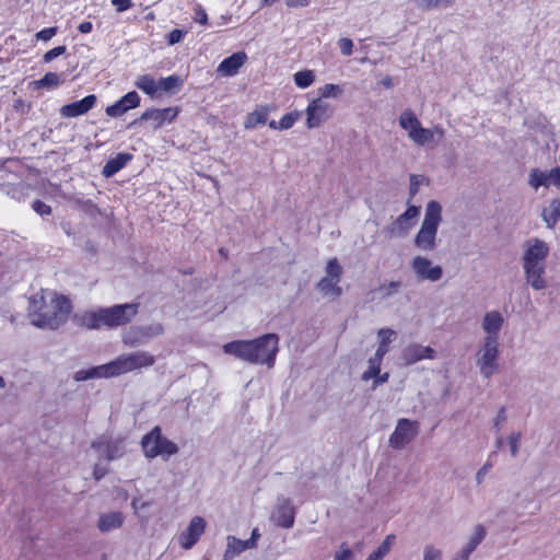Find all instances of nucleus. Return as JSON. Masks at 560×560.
<instances>
[{
    "label": "nucleus",
    "instance_id": "obj_15",
    "mask_svg": "<svg viewBox=\"0 0 560 560\" xmlns=\"http://www.w3.org/2000/svg\"><path fill=\"white\" fill-rule=\"evenodd\" d=\"M505 319L501 312L489 311L481 320V329L485 334L483 340L500 341V331L503 328Z\"/></svg>",
    "mask_w": 560,
    "mask_h": 560
},
{
    "label": "nucleus",
    "instance_id": "obj_50",
    "mask_svg": "<svg viewBox=\"0 0 560 560\" xmlns=\"http://www.w3.org/2000/svg\"><path fill=\"white\" fill-rule=\"evenodd\" d=\"M420 213V208L417 207V206H409L407 208V210L400 214L399 217H401L405 221L407 222H413L415 223V220L418 218Z\"/></svg>",
    "mask_w": 560,
    "mask_h": 560
},
{
    "label": "nucleus",
    "instance_id": "obj_31",
    "mask_svg": "<svg viewBox=\"0 0 560 560\" xmlns=\"http://www.w3.org/2000/svg\"><path fill=\"white\" fill-rule=\"evenodd\" d=\"M377 337L380 342L375 353L384 357L389 350V343L396 338V331L392 328H381L377 331Z\"/></svg>",
    "mask_w": 560,
    "mask_h": 560
},
{
    "label": "nucleus",
    "instance_id": "obj_34",
    "mask_svg": "<svg viewBox=\"0 0 560 560\" xmlns=\"http://www.w3.org/2000/svg\"><path fill=\"white\" fill-rule=\"evenodd\" d=\"M383 355H380L377 353H374L372 358L368 361V370L363 372L361 378L364 382H368L371 378H374L377 376L381 372V364L383 361Z\"/></svg>",
    "mask_w": 560,
    "mask_h": 560
},
{
    "label": "nucleus",
    "instance_id": "obj_57",
    "mask_svg": "<svg viewBox=\"0 0 560 560\" xmlns=\"http://www.w3.org/2000/svg\"><path fill=\"white\" fill-rule=\"evenodd\" d=\"M112 4L116 8L118 12H124L131 8V0H112Z\"/></svg>",
    "mask_w": 560,
    "mask_h": 560
},
{
    "label": "nucleus",
    "instance_id": "obj_23",
    "mask_svg": "<svg viewBox=\"0 0 560 560\" xmlns=\"http://www.w3.org/2000/svg\"><path fill=\"white\" fill-rule=\"evenodd\" d=\"M132 160L130 153H118L116 156L110 158L103 166L102 174L106 178L114 176L121 168H124L129 161Z\"/></svg>",
    "mask_w": 560,
    "mask_h": 560
},
{
    "label": "nucleus",
    "instance_id": "obj_9",
    "mask_svg": "<svg viewBox=\"0 0 560 560\" xmlns=\"http://www.w3.org/2000/svg\"><path fill=\"white\" fill-rule=\"evenodd\" d=\"M138 303H126L101 308L103 325L113 328L129 324L138 314Z\"/></svg>",
    "mask_w": 560,
    "mask_h": 560
},
{
    "label": "nucleus",
    "instance_id": "obj_27",
    "mask_svg": "<svg viewBox=\"0 0 560 560\" xmlns=\"http://www.w3.org/2000/svg\"><path fill=\"white\" fill-rule=\"evenodd\" d=\"M269 110L266 106H260L254 112L249 113L244 121L245 129H255L258 126L265 125L268 120Z\"/></svg>",
    "mask_w": 560,
    "mask_h": 560
},
{
    "label": "nucleus",
    "instance_id": "obj_24",
    "mask_svg": "<svg viewBox=\"0 0 560 560\" xmlns=\"http://www.w3.org/2000/svg\"><path fill=\"white\" fill-rule=\"evenodd\" d=\"M108 363L98 366H93L86 370H79L74 373L73 378L75 382H83L93 378H109Z\"/></svg>",
    "mask_w": 560,
    "mask_h": 560
},
{
    "label": "nucleus",
    "instance_id": "obj_63",
    "mask_svg": "<svg viewBox=\"0 0 560 560\" xmlns=\"http://www.w3.org/2000/svg\"><path fill=\"white\" fill-rule=\"evenodd\" d=\"M92 23L91 22H82L78 25V31L83 34H88L92 31Z\"/></svg>",
    "mask_w": 560,
    "mask_h": 560
},
{
    "label": "nucleus",
    "instance_id": "obj_46",
    "mask_svg": "<svg viewBox=\"0 0 560 560\" xmlns=\"http://www.w3.org/2000/svg\"><path fill=\"white\" fill-rule=\"evenodd\" d=\"M423 560H442L441 549L433 545H425L423 549Z\"/></svg>",
    "mask_w": 560,
    "mask_h": 560
},
{
    "label": "nucleus",
    "instance_id": "obj_60",
    "mask_svg": "<svg viewBox=\"0 0 560 560\" xmlns=\"http://www.w3.org/2000/svg\"><path fill=\"white\" fill-rule=\"evenodd\" d=\"M195 21L200 23V24H207V21H208V16H207V13L206 11L198 7L196 10H195Z\"/></svg>",
    "mask_w": 560,
    "mask_h": 560
},
{
    "label": "nucleus",
    "instance_id": "obj_41",
    "mask_svg": "<svg viewBox=\"0 0 560 560\" xmlns=\"http://www.w3.org/2000/svg\"><path fill=\"white\" fill-rule=\"evenodd\" d=\"M60 75L56 72H48L42 79L36 81L38 88H56L60 84Z\"/></svg>",
    "mask_w": 560,
    "mask_h": 560
},
{
    "label": "nucleus",
    "instance_id": "obj_1",
    "mask_svg": "<svg viewBox=\"0 0 560 560\" xmlns=\"http://www.w3.org/2000/svg\"><path fill=\"white\" fill-rule=\"evenodd\" d=\"M71 312L70 301L54 291L42 290L30 299L31 324L38 328L56 329L65 324Z\"/></svg>",
    "mask_w": 560,
    "mask_h": 560
},
{
    "label": "nucleus",
    "instance_id": "obj_37",
    "mask_svg": "<svg viewBox=\"0 0 560 560\" xmlns=\"http://www.w3.org/2000/svg\"><path fill=\"white\" fill-rule=\"evenodd\" d=\"M434 139V130L423 128L421 125L416 132L411 135L410 140L418 145H424Z\"/></svg>",
    "mask_w": 560,
    "mask_h": 560
},
{
    "label": "nucleus",
    "instance_id": "obj_35",
    "mask_svg": "<svg viewBox=\"0 0 560 560\" xmlns=\"http://www.w3.org/2000/svg\"><path fill=\"white\" fill-rule=\"evenodd\" d=\"M101 308L82 315L81 324L88 329H98L103 325Z\"/></svg>",
    "mask_w": 560,
    "mask_h": 560
},
{
    "label": "nucleus",
    "instance_id": "obj_2",
    "mask_svg": "<svg viewBox=\"0 0 560 560\" xmlns=\"http://www.w3.org/2000/svg\"><path fill=\"white\" fill-rule=\"evenodd\" d=\"M223 351L252 364H267L272 368L279 351V337L276 334H266L254 340L231 341L223 346Z\"/></svg>",
    "mask_w": 560,
    "mask_h": 560
},
{
    "label": "nucleus",
    "instance_id": "obj_7",
    "mask_svg": "<svg viewBox=\"0 0 560 560\" xmlns=\"http://www.w3.org/2000/svg\"><path fill=\"white\" fill-rule=\"evenodd\" d=\"M500 341L483 340L481 341L476 353V365L479 368L480 374L485 378H490L499 370Z\"/></svg>",
    "mask_w": 560,
    "mask_h": 560
},
{
    "label": "nucleus",
    "instance_id": "obj_6",
    "mask_svg": "<svg viewBox=\"0 0 560 560\" xmlns=\"http://www.w3.org/2000/svg\"><path fill=\"white\" fill-rule=\"evenodd\" d=\"M155 363V358L148 351H136L121 354L108 362L112 377L133 372L136 370L150 368Z\"/></svg>",
    "mask_w": 560,
    "mask_h": 560
},
{
    "label": "nucleus",
    "instance_id": "obj_4",
    "mask_svg": "<svg viewBox=\"0 0 560 560\" xmlns=\"http://www.w3.org/2000/svg\"><path fill=\"white\" fill-rule=\"evenodd\" d=\"M442 223V206L430 200L424 210L421 226L413 238V245L421 252H433L438 247V230Z\"/></svg>",
    "mask_w": 560,
    "mask_h": 560
},
{
    "label": "nucleus",
    "instance_id": "obj_51",
    "mask_svg": "<svg viewBox=\"0 0 560 560\" xmlns=\"http://www.w3.org/2000/svg\"><path fill=\"white\" fill-rule=\"evenodd\" d=\"M127 109L121 105L120 101H117L115 104L106 107V114L110 117H118L125 114Z\"/></svg>",
    "mask_w": 560,
    "mask_h": 560
},
{
    "label": "nucleus",
    "instance_id": "obj_14",
    "mask_svg": "<svg viewBox=\"0 0 560 560\" xmlns=\"http://www.w3.org/2000/svg\"><path fill=\"white\" fill-rule=\"evenodd\" d=\"M207 523L201 516H194L187 528L179 535L178 541L183 549H191L206 530Z\"/></svg>",
    "mask_w": 560,
    "mask_h": 560
},
{
    "label": "nucleus",
    "instance_id": "obj_32",
    "mask_svg": "<svg viewBox=\"0 0 560 560\" xmlns=\"http://www.w3.org/2000/svg\"><path fill=\"white\" fill-rule=\"evenodd\" d=\"M415 7L422 11L446 9L454 4L455 0H413Z\"/></svg>",
    "mask_w": 560,
    "mask_h": 560
},
{
    "label": "nucleus",
    "instance_id": "obj_20",
    "mask_svg": "<svg viewBox=\"0 0 560 560\" xmlns=\"http://www.w3.org/2000/svg\"><path fill=\"white\" fill-rule=\"evenodd\" d=\"M247 56L243 51L235 52L223 59L218 67V72L222 75H235L240 68L245 63Z\"/></svg>",
    "mask_w": 560,
    "mask_h": 560
},
{
    "label": "nucleus",
    "instance_id": "obj_21",
    "mask_svg": "<svg viewBox=\"0 0 560 560\" xmlns=\"http://www.w3.org/2000/svg\"><path fill=\"white\" fill-rule=\"evenodd\" d=\"M92 447L95 448L101 454L104 453L106 460L108 462L120 458L125 454V447L122 443L119 441L113 443L97 441L92 443Z\"/></svg>",
    "mask_w": 560,
    "mask_h": 560
},
{
    "label": "nucleus",
    "instance_id": "obj_38",
    "mask_svg": "<svg viewBox=\"0 0 560 560\" xmlns=\"http://www.w3.org/2000/svg\"><path fill=\"white\" fill-rule=\"evenodd\" d=\"M528 184L534 189H538L539 187H549L547 172H542L538 168H534L530 171L528 176Z\"/></svg>",
    "mask_w": 560,
    "mask_h": 560
},
{
    "label": "nucleus",
    "instance_id": "obj_47",
    "mask_svg": "<svg viewBox=\"0 0 560 560\" xmlns=\"http://www.w3.org/2000/svg\"><path fill=\"white\" fill-rule=\"evenodd\" d=\"M395 540L394 535H388L384 541L377 547L375 552L383 559L390 550L393 542Z\"/></svg>",
    "mask_w": 560,
    "mask_h": 560
},
{
    "label": "nucleus",
    "instance_id": "obj_52",
    "mask_svg": "<svg viewBox=\"0 0 560 560\" xmlns=\"http://www.w3.org/2000/svg\"><path fill=\"white\" fill-rule=\"evenodd\" d=\"M338 46L345 56H349L352 52L353 42L349 37H341L338 42Z\"/></svg>",
    "mask_w": 560,
    "mask_h": 560
},
{
    "label": "nucleus",
    "instance_id": "obj_36",
    "mask_svg": "<svg viewBox=\"0 0 560 560\" xmlns=\"http://www.w3.org/2000/svg\"><path fill=\"white\" fill-rule=\"evenodd\" d=\"M293 79L298 88L306 89L314 83L315 73L313 70H302L294 73Z\"/></svg>",
    "mask_w": 560,
    "mask_h": 560
},
{
    "label": "nucleus",
    "instance_id": "obj_64",
    "mask_svg": "<svg viewBox=\"0 0 560 560\" xmlns=\"http://www.w3.org/2000/svg\"><path fill=\"white\" fill-rule=\"evenodd\" d=\"M93 475L96 480H100L106 475V469L102 468L98 464H96L94 467Z\"/></svg>",
    "mask_w": 560,
    "mask_h": 560
},
{
    "label": "nucleus",
    "instance_id": "obj_48",
    "mask_svg": "<svg viewBox=\"0 0 560 560\" xmlns=\"http://www.w3.org/2000/svg\"><path fill=\"white\" fill-rule=\"evenodd\" d=\"M353 552L346 542L340 545L339 550L335 553V560H353Z\"/></svg>",
    "mask_w": 560,
    "mask_h": 560
},
{
    "label": "nucleus",
    "instance_id": "obj_33",
    "mask_svg": "<svg viewBox=\"0 0 560 560\" xmlns=\"http://www.w3.org/2000/svg\"><path fill=\"white\" fill-rule=\"evenodd\" d=\"M135 84L138 89L150 96H153L159 92V80L156 81L153 77L148 74L140 75Z\"/></svg>",
    "mask_w": 560,
    "mask_h": 560
},
{
    "label": "nucleus",
    "instance_id": "obj_18",
    "mask_svg": "<svg viewBox=\"0 0 560 560\" xmlns=\"http://www.w3.org/2000/svg\"><path fill=\"white\" fill-rule=\"evenodd\" d=\"M96 101V96L94 94H90L80 101L61 106L60 115L65 118H73L84 115L95 106Z\"/></svg>",
    "mask_w": 560,
    "mask_h": 560
},
{
    "label": "nucleus",
    "instance_id": "obj_5",
    "mask_svg": "<svg viewBox=\"0 0 560 560\" xmlns=\"http://www.w3.org/2000/svg\"><path fill=\"white\" fill-rule=\"evenodd\" d=\"M143 455L148 459L162 457L167 460L171 456L178 453V446L163 435L162 429L155 425L150 432L144 434L140 442Z\"/></svg>",
    "mask_w": 560,
    "mask_h": 560
},
{
    "label": "nucleus",
    "instance_id": "obj_49",
    "mask_svg": "<svg viewBox=\"0 0 560 560\" xmlns=\"http://www.w3.org/2000/svg\"><path fill=\"white\" fill-rule=\"evenodd\" d=\"M32 209L39 215H49L51 213V207L42 200H34L32 203Z\"/></svg>",
    "mask_w": 560,
    "mask_h": 560
},
{
    "label": "nucleus",
    "instance_id": "obj_40",
    "mask_svg": "<svg viewBox=\"0 0 560 560\" xmlns=\"http://www.w3.org/2000/svg\"><path fill=\"white\" fill-rule=\"evenodd\" d=\"M343 93V89L338 84L328 83L318 89V98H338Z\"/></svg>",
    "mask_w": 560,
    "mask_h": 560
},
{
    "label": "nucleus",
    "instance_id": "obj_53",
    "mask_svg": "<svg viewBox=\"0 0 560 560\" xmlns=\"http://www.w3.org/2000/svg\"><path fill=\"white\" fill-rule=\"evenodd\" d=\"M548 186L560 187V167H556L547 172Z\"/></svg>",
    "mask_w": 560,
    "mask_h": 560
},
{
    "label": "nucleus",
    "instance_id": "obj_62",
    "mask_svg": "<svg viewBox=\"0 0 560 560\" xmlns=\"http://www.w3.org/2000/svg\"><path fill=\"white\" fill-rule=\"evenodd\" d=\"M388 378H389L388 373H384L382 375L378 374L377 376H375V380L373 382V389L376 388L377 386L386 383L388 381Z\"/></svg>",
    "mask_w": 560,
    "mask_h": 560
},
{
    "label": "nucleus",
    "instance_id": "obj_17",
    "mask_svg": "<svg viewBox=\"0 0 560 560\" xmlns=\"http://www.w3.org/2000/svg\"><path fill=\"white\" fill-rule=\"evenodd\" d=\"M178 113V107H166L162 109L152 108L145 110L141 115L140 120H151L153 128L156 129L166 122H172L177 117Z\"/></svg>",
    "mask_w": 560,
    "mask_h": 560
},
{
    "label": "nucleus",
    "instance_id": "obj_54",
    "mask_svg": "<svg viewBox=\"0 0 560 560\" xmlns=\"http://www.w3.org/2000/svg\"><path fill=\"white\" fill-rule=\"evenodd\" d=\"M66 48L65 46H58V47H55L50 50H48L45 55H44V61L45 62H50L52 61L55 58H57L58 56L62 55L65 52Z\"/></svg>",
    "mask_w": 560,
    "mask_h": 560
},
{
    "label": "nucleus",
    "instance_id": "obj_3",
    "mask_svg": "<svg viewBox=\"0 0 560 560\" xmlns=\"http://www.w3.org/2000/svg\"><path fill=\"white\" fill-rule=\"evenodd\" d=\"M548 254L549 246L542 240L530 238L524 245L522 266L526 283L534 290L539 291L547 287L545 273Z\"/></svg>",
    "mask_w": 560,
    "mask_h": 560
},
{
    "label": "nucleus",
    "instance_id": "obj_8",
    "mask_svg": "<svg viewBox=\"0 0 560 560\" xmlns=\"http://www.w3.org/2000/svg\"><path fill=\"white\" fill-rule=\"evenodd\" d=\"M325 272V277L316 284L317 290L323 296L332 299L339 298L342 294V289L339 285L342 276V267L337 258H330L327 261Z\"/></svg>",
    "mask_w": 560,
    "mask_h": 560
},
{
    "label": "nucleus",
    "instance_id": "obj_16",
    "mask_svg": "<svg viewBox=\"0 0 560 560\" xmlns=\"http://www.w3.org/2000/svg\"><path fill=\"white\" fill-rule=\"evenodd\" d=\"M436 357V352L433 348L422 346L419 343H411L404 348L401 352V359L406 365H412L418 361L428 359L433 360Z\"/></svg>",
    "mask_w": 560,
    "mask_h": 560
},
{
    "label": "nucleus",
    "instance_id": "obj_28",
    "mask_svg": "<svg viewBox=\"0 0 560 560\" xmlns=\"http://www.w3.org/2000/svg\"><path fill=\"white\" fill-rule=\"evenodd\" d=\"M398 122L399 126L407 131L409 139L411 138V135L416 132L421 125L416 114L411 109H405L400 114Z\"/></svg>",
    "mask_w": 560,
    "mask_h": 560
},
{
    "label": "nucleus",
    "instance_id": "obj_25",
    "mask_svg": "<svg viewBox=\"0 0 560 560\" xmlns=\"http://www.w3.org/2000/svg\"><path fill=\"white\" fill-rule=\"evenodd\" d=\"M487 529L483 525L478 524L474 527L472 534L470 535L467 544L460 550V555L469 559L471 552L478 547V545L485 539Z\"/></svg>",
    "mask_w": 560,
    "mask_h": 560
},
{
    "label": "nucleus",
    "instance_id": "obj_30",
    "mask_svg": "<svg viewBox=\"0 0 560 560\" xmlns=\"http://www.w3.org/2000/svg\"><path fill=\"white\" fill-rule=\"evenodd\" d=\"M541 215L547 228L552 229L560 220V200H551L550 203L542 210Z\"/></svg>",
    "mask_w": 560,
    "mask_h": 560
},
{
    "label": "nucleus",
    "instance_id": "obj_58",
    "mask_svg": "<svg viewBox=\"0 0 560 560\" xmlns=\"http://www.w3.org/2000/svg\"><path fill=\"white\" fill-rule=\"evenodd\" d=\"M491 468V464L490 463H486L477 472H476V476H475V479H476V482L477 485H481L485 480V477L487 475V472L489 471V469Z\"/></svg>",
    "mask_w": 560,
    "mask_h": 560
},
{
    "label": "nucleus",
    "instance_id": "obj_26",
    "mask_svg": "<svg viewBox=\"0 0 560 560\" xmlns=\"http://www.w3.org/2000/svg\"><path fill=\"white\" fill-rule=\"evenodd\" d=\"M247 549H252L247 540H242L235 536L229 535L226 537V549L223 556L233 560L234 557L241 555Z\"/></svg>",
    "mask_w": 560,
    "mask_h": 560
},
{
    "label": "nucleus",
    "instance_id": "obj_22",
    "mask_svg": "<svg viewBox=\"0 0 560 560\" xmlns=\"http://www.w3.org/2000/svg\"><path fill=\"white\" fill-rule=\"evenodd\" d=\"M124 515L120 512H108L101 514L97 522V528L102 533H108L120 528L124 524Z\"/></svg>",
    "mask_w": 560,
    "mask_h": 560
},
{
    "label": "nucleus",
    "instance_id": "obj_59",
    "mask_svg": "<svg viewBox=\"0 0 560 560\" xmlns=\"http://www.w3.org/2000/svg\"><path fill=\"white\" fill-rule=\"evenodd\" d=\"M311 2L312 0H285V5L288 8L296 9L307 7Z\"/></svg>",
    "mask_w": 560,
    "mask_h": 560
},
{
    "label": "nucleus",
    "instance_id": "obj_61",
    "mask_svg": "<svg viewBox=\"0 0 560 560\" xmlns=\"http://www.w3.org/2000/svg\"><path fill=\"white\" fill-rule=\"evenodd\" d=\"M259 538H260V533H259L258 528H254L252 530L250 537L248 539H246L248 541L249 547L252 549L257 547V541H258Z\"/></svg>",
    "mask_w": 560,
    "mask_h": 560
},
{
    "label": "nucleus",
    "instance_id": "obj_13",
    "mask_svg": "<svg viewBox=\"0 0 560 560\" xmlns=\"http://www.w3.org/2000/svg\"><path fill=\"white\" fill-rule=\"evenodd\" d=\"M410 268L421 281L436 282L443 276L442 267L433 265L432 260L424 256H415L411 259Z\"/></svg>",
    "mask_w": 560,
    "mask_h": 560
},
{
    "label": "nucleus",
    "instance_id": "obj_56",
    "mask_svg": "<svg viewBox=\"0 0 560 560\" xmlns=\"http://www.w3.org/2000/svg\"><path fill=\"white\" fill-rule=\"evenodd\" d=\"M506 421V415H505V409L502 407L500 408V410L498 411L495 418L493 419V428L497 430V431H500L501 430V427L502 424Z\"/></svg>",
    "mask_w": 560,
    "mask_h": 560
},
{
    "label": "nucleus",
    "instance_id": "obj_29",
    "mask_svg": "<svg viewBox=\"0 0 560 560\" xmlns=\"http://www.w3.org/2000/svg\"><path fill=\"white\" fill-rule=\"evenodd\" d=\"M412 226L413 222H407L401 217H398L385 229V234L388 237H404L409 233Z\"/></svg>",
    "mask_w": 560,
    "mask_h": 560
},
{
    "label": "nucleus",
    "instance_id": "obj_12",
    "mask_svg": "<svg viewBox=\"0 0 560 560\" xmlns=\"http://www.w3.org/2000/svg\"><path fill=\"white\" fill-rule=\"evenodd\" d=\"M332 113L334 109L329 103L322 98L313 100L305 109L307 128H318L331 117Z\"/></svg>",
    "mask_w": 560,
    "mask_h": 560
},
{
    "label": "nucleus",
    "instance_id": "obj_43",
    "mask_svg": "<svg viewBox=\"0 0 560 560\" xmlns=\"http://www.w3.org/2000/svg\"><path fill=\"white\" fill-rule=\"evenodd\" d=\"M119 101H120L121 105L125 106V109H127V110H129L131 108H136L140 104V97H139L138 93L135 91L128 92Z\"/></svg>",
    "mask_w": 560,
    "mask_h": 560
},
{
    "label": "nucleus",
    "instance_id": "obj_10",
    "mask_svg": "<svg viewBox=\"0 0 560 560\" xmlns=\"http://www.w3.org/2000/svg\"><path fill=\"white\" fill-rule=\"evenodd\" d=\"M419 433V423L415 420L401 418L397 421L388 444L394 450H401L408 445Z\"/></svg>",
    "mask_w": 560,
    "mask_h": 560
},
{
    "label": "nucleus",
    "instance_id": "obj_42",
    "mask_svg": "<svg viewBox=\"0 0 560 560\" xmlns=\"http://www.w3.org/2000/svg\"><path fill=\"white\" fill-rule=\"evenodd\" d=\"M301 117L300 112H291L281 117L278 121L279 130H288L290 129Z\"/></svg>",
    "mask_w": 560,
    "mask_h": 560
},
{
    "label": "nucleus",
    "instance_id": "obj_44",
    "mask_svg": "<svg viewBox=\"0 0 560 560\" xmlns=\"http://www.w3.org/2000/svg\"><path fill=\"white\" fill-rule=\"evenodd\" d=\"M521 440H522L521 432H512L508 436V442H509V445H510L511 455L513 457H516L518 455Z\"/></svg>",
    "mask_w": 560,
    "mask_h": 560
},
{
    "label": "nucleus",
    "instance_id": "obj_39",
    "mask_svg": "<svg viewBox=\"0 0 560 560\" xmlns=\"http://www.w3.org/2000/svg\"><path fill=\"white\" fill-rule=\"evenodd\" d=\"M182 84V80L178 75H170L167 78H161L159 80V92H174Z\"/></svg>",
    "mask_w": 560,
    "mask_h": 560
},
{
    "label": "nucleus",
    "instance_id": "obj_55",
    "mask_svg": "<svg viewBox=\"0 0 560 560\" xmlns=\"http://www.w3.org/2000/svg\"><path fill=\"white\" fill-rule=\"evenodd\" d=\"M422 182H423V177L422 176H419V175H411L410 176V188H409V191H410L411 196H415L418 192L419 186L422 184Z\"/></svg>",
    "mask_w": 560,
    "mask_h": 560
},
{
    "label": "nucleus",
    "instance_id": "obj_19",
    "mask_svg": "<svg viewBox=\"0 0 560 560\" xmlns=\"http://www.w3.org/2000/svg\"><path fill=\"white\" fill-rule=\"evenodd\" d=\"M275 523L283 528H290L294 524V509L288 499H283L272 514Z\"/></svg>",
    "mask_w": 560,
    "mask_h": 560
},
{
    "label": "nucleus",
    "instance_id": "obj_11",
    "mask_svg": "<svg viewBox=\"0 0 560 560\" xmlns=\"http://www.w3.org/2000/svg\"><path fill=\"white\" fill-rule=\"evenodd\" d=\"M163 332L164 327L161 323L132 326L122 335V342L129 347H138L148 339L161 336Z\"/></svg>",
    "mask_w": 560,
    "mask_h": 560
},
{
    "label": "nucleus",
    "instance_id": "obj_45",
    "mask_svg": "<svg viewBox=\"0 0 560 560\" xmlns=\"http://www.w3.org/2000/svg\"><path fill=\"white\" fill-rule=\"evenodd\" d=\"M400 289V282L398 281H390L387 284H383L378 288L380 293L383 298H388L393 294L398 293Z\"/></svg>",
    "mask_w": 560,
    "mask_h": 560
}]
</instances>
